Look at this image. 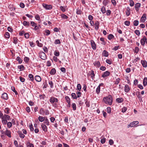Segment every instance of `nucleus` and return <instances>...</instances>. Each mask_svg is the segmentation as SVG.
I'll list each match as a JSON object with an SVG mask.
<instances>
[{
    "mask_svg": "<svg viewBox=\"0 0 147 147\" xmlns=\"http://www.w3.org/2000/svg\"><path fill=\"white\" fill-rule=\"evenodd\" d=\"M141 62L144 67H146L147 66V62L146 61L142 60L141 61Z\"/></svg>",
    "mask_w": 147,
    "mask_h": 147,
    "instance_id": "dca6fc26",
    "label": "nucleus"
},
{
    "mask_svg": "<svg viewBox=\"0 0 147 147\" xmlns=\"http://www.w3.org/2000/svg\"><path fill=\"white\" fill-rule=\"evenodd\" d=\"M4 119H5L6 120H10V117L9 115L6 114H5L3 116Z\"/></svg>",
    "mask_w": 147,
    "mask_h": 147,
    "instance_id": "bb28decb",
    "label": "nucleus"
},
{
    "mask_svg": "<svg viewBox=\"0 0 147 147\" xmlns=\"http://www.w3.org/2000/svg\"><path fill=\"white\" fill-rule=\"evenodd\" d=\"M100 87H99V86H98L96 90V92L97 94H98L100 92Z\"/></svg>",
    "mask_w": 147,
    "mask_h": 147,
    "instance_id": "79ce46f5",
    "label": "nucleus"
},
{
    "mask_svg": "<svg viewBox=\"0 0 147 147\" xmlns=\"http://www.w3.org/2000/svg\"><path fill=\"white\" fill-rule=\"evenodd\" d=\"M82 11L79 8H78L76 9V13L77 14H81L82 13Z\"/></svg>",
    "mask_w": 147,
    "mask_h": 147,
    "instance_id": "4c0bfd02",
    "label": "nucleus"
},
{
    "mask_svg": "<svg viewBox=\"0 0 147 147\" xmlns=\"http://www.w3.org/2000/svg\"><path fill=\"white\" fill-rule=\"evenodd\" d=\"M44 121V123L46 125H49V122L47 117H45V119Z\"/></svg>",
    "mask_w": 147,
    "mask_h": 147,
    "instance_id": "c85d7f7f",
    "label": "nucleus"
},
{
    "mask_svg": "<svg viewBox=\"0 0 147 147\" xmlns=\"http://www.w3.org/2000/svg\"><path fill=\"white\" fill-rule=\"evenodd\" d=\"M41 127L45 132H47V126L45 124L42 123L41 125Z\"/></svg>",
    "mask_w": 147,
    "mask_h": 147,
    "instance_id": "9b49d317",
    "label": "nucleus"
},
{
    "mask_svg": "<svg viewBox=\"0 0 147 147\" xmlns=\"http://www.w3.org/2000/svg\"><path fill=\"white\" fill-rule=\"evenodd\" d=\"M130 88L127 84L125 85L124 88V91L126 93L128 92L130 90Z\"/></svg>",
    "mask_w": 147,
    "mask_h": 147,
    "instance_id": "2eb2a0df",
    "label": "nucleus"
},
{
    "mask_svg": "<svg viewBox=\"0 0 147 147\" xmlns=\"http://www.w3.org/2000/svg\"><path fill=\"white\" fill-rule=\"evenodd\" d=\"M28 77L30 78V80L31 81H33L34 80V78L33 75L31 74H30L28 75Z\"/></svg>",
    "mask_w": 147,
    "mask_h": 147,
    "instance_id": "72a5a7b5",
    "label": "nucleus"
},
{
    "mask_svg": "<svg viewBox=\"0 0 147 147\" xmlns=\"http://www.w3.org/2000/svg\"><path fill=\"white\" fill-rule=\"evenodd\" d=\"M99 24L100 23L97 20L95 22V24H94V25H95V29L96 30H98Z\"/></svg>",
    "mask_w": 147,
    "mask_h": 147,
    "instance_id": "423d86ee",
    "label": "nucleus"
},
{
    "mask_svg": "<svg viewBox=\"0 0 147 147\" xmlns=\"http://www.w3.org/2000/svg\"><path fill=\"white\" fill-rule=\"evenodd\" d=\"M9 108H5V110H4V112L6 114H8L9 113Z\"/></svg>",
    "mask_w": 147,
    "mask_h": 147,
    "instance_id": "13d9d810",
    "label": "nucleus"
},
{
    "mask_svg": "<svg viewBox=\"0 0 147 147\" xmlns=\"http://www.w3.org/2000/svg\"><path fill=\"white\" fill-rule=\"evenodd\" d=\"M139 51V48L138 47H136L134 51V52L136 53H138Z\"/></svg>",
    "mask_w": 147,
    "mask_h": 147,
    "instance_id": "0e129e2a",
    "label": "nucleus"
},
{
    "mask_svg": "<svg viewBox=\"0 0 147 147\" xmlns=\"http://www.w3.org/2000/svg\"><path fill=\"white\" fill-rule=\"evenodd\" d=\"M18 135L21 138H23L25 137V135L24 134H23L22 132L20 131H18Z\"/></svg>",
    "mask_w": 147,
    "mask_h": 147,
    "instance_id": "412c9836",
    "label": "nucleus"
},
{
    "mask_svg": "<svg viewBox=\"0 0 147 147\" xmlns=\"http://www.w3.org/2000/svg\"><path fill=\"white\" fill-rule=\"evenodd\" d=\"M102 55L105 57H107L109 55L108 52L105 50H104L102 53Z\"/></svg>",
    "mask_w": 147,
    "mask_h": 147,
    "instance_id": "5701e85b",
    "label": "nucleus"
},
{
    "mask_svg": "<svg viewBox=\"0 0 147 147\" xmlns=\"http://www.w3.org/2000/svg\"><path fill=\"white\" fill-rule=\"evenodd\" d=\"M26 144L28 147L29 146V147H34L33 144L30 143V142H27Z\"/></svg>",
    "mask_w": 147,
    "mask_h": 147,
    "instance_id": "e433bc0d",
    "label": "nucleus"
},
{
    "mask_svg": "<svg viewBox=\"0 0 147 147\" xmlns=\"http://www.w3.org/2000/svg\"><path fill=\"white\" fill-rule=\"evenodd\" d=\"M110 74V72L108 71H106L103 73V74L102 75V76L103 78H105V77L109 76Z\"/></svg>",
    "mask_w": 147,
    "mask_h": 147,
    "instance_id": "1a4fd4ad",
    "label": "nucleus"
},
{
    "mask_svg": "<svg viewBox=\"0 0 147 147\" xmlns=\"http://www.w3.org/2000/svg\"><path fill=\"white\" fill-rule=\"evenodd\" d=\"M79 35H80V34L78 33H73V37L74 39L76 41L78 40V39L77 37Z\"/></svg>",
    "mask_w": 147,
    "mask_h": 147,
    "instance_id": "4468645a",
    "label": "nucleus"
},
{
    "mask_svg": "<svg viewBox=\"0 0 147 147\" xmlns=\"http://www.w3.org/2000/svg\"><path fill=\"white\" fill-rule=\"evenodd\" d=\"M90 43L92 49L94 50L96 49V45L94 41L93 40H91Z\"/></svg>",
    "mask_w": 147,
    "mask_h": 147,
    "instance_id": "39448f33",
    "label": "nucleus"
},
{
    "mask_svg": "<svg viewBox=\"0 0 147 147\" xmlns=\"http://www.w3.org/2000/svg\"><path fill=\"white\" fill-rule=\"evenodd\" d=\"M124 24L125 25L129 26L130 24V22L129 21H126L124 22Z\"/></svg>",
    "mask_w": 147,
    "mask_h": 147,
    "instance_id": "6e6d98bb",
    "label": "nucleus"
},
{
    "mask_svg": "<svg viewBox=\"0 0 147 147\" xmlns=\"http://www.w3.org/2000/svg\"><path fill=\"white\" fill-rule=\"evenodd\" d=\"M91 77L92 80H94V78L95 74L94 73V71L93 70H92L90 73Z\"/></svg>",
    "mask_w": 147,
    "mask_h": 147,
    "instance_id": "473e14b6",
    "label": "nucleus"
},
{
    "mask_svg": "<svg viewBox=\"0 0 147 147\" xmlns=\"http://www.w3.org/2000/svg\"><path fill=\"white\" fill-rule=\"evenodd\" d=\"M114 37V36L113 35L111 34H110L108 35V38L109 40H111V39L113 38Z\"/></svg>",
    "mask_w": 147,
    "mask_h": 147,
    "instance_id": "864d4df0",
    "label": "nucleus"
},
{
    "mask_svg": "<svg viewBox=\"0 0 147 147\" xmlns=\"http://www.w3.org/2000/svg\"><path fill=\"white\" fill-rule=\"evenodd\" d=\"M77 88L79 91H81V86L80 84H78L77 85Z\"/></svg>",
    "mask_w": 147,
    "mask_h": 147,
    "instance_id": "5fc2aeb1",
    "label": "nucleus"
},
{
    "mask_svg": "<svg viewBox=\"0 0 147 147\" xmlns=\"http://www.w3.org/2000/svg\"><path fill=\"white\" fill-rule=\"evenodd\" d=\"M16 60L18 61V63L20 64H21L22 63V60L18 56L16 58Z\"/></svg>",
    "mask_w": 147,
    "mask_h": 147,
    "instance_id": "b1692460",
    "label": "nucleus"
},
{
    "mask_svg": "<svg viewBox=\"0 0 147 147\" xmlns=\"http://www.w3.org/2000/svg\"><path fill=\"white\" fill-rule=\"evenodd\" d=\"M93 64L94 66L98 67L100 65V62L99 61H96L95 62H94Z\"/></svg>",
    "mask_w": 147,
    "mask_h": 147,
    "instance_id": "aec40b11",
    "label": "nucleus"
},
{
    "mask_svg": "<svg viewBox=\"0 0 147 147\" xmlns=\"http://www.w3.org/2000/svg\"><path fill=\"white\" fill-rule=\"evenodd\" d=\"M54 43L55 44H60L61 43V42L59 40L56 39L55 40Z\"/></svg>",
    "mask_w": 147,
    "mask_h": 147,
    "instance_id": "bf43d9fd",
    "label": "nucleus"
},
{
    "mask_svg": "<svg viewBox=\"0 0 147 147\" xmlns=\"http://www.w3.org/2000/svg\"><path fill=\"white\" fill-rule=\"evenodd\" d=\"M23 24L24 26H29L30 24L29 22L26 21H24L23 22Z\"/></svg>",
    "mask_w": 147,
    "mask_h": 147,
    "instance_id": "c9c22d12",
    "label": "nucleus"
},
{
    "mask_svg": "<svg viewBox=\"0 0 147 147\" xmlns=\"http://www.w3.org/2000/svg\"><path fill=\"white\" fill-rule=\"evenodd\" d=\"M4 36L5 38H9L10 37V35L9 32H6Z\"/></svg>",
    "mask_w": 147,
    "mask_h": 147,
    "instance_id": "f704fd0d",
    "label": "nucleus"
},
{
    "mask_svg": "<svg viewBox=\"0 0 147 147\" xmlns=\"http://www.w3.org/2000/svg\"><path fill=\"white\" fill-rule=\"evenodd\" d=\"M103 100L104 101L105 104L111 105L112 103L113 98L112 96L109 95L107 97H104Z\"/></svg>",
    "mask_w": 147,
    "mask_h": 147,
    "instance_id": "f257e3e1",
    "label": "nucleus"
},
{
    "mask_svg": "<svg viewBox=\"0 0 147 147\" xmlns=\"http://www.w3.org/2000/svg\"><path fill=\"white\" fill-rule=\"evenodd\" d=\"M139 123V122L138 121H134L131 123H130V124L129 125V127H134L136 125L138 124Z\"/></svg>",
    "mask_w": 147,
    "mask_h": 147,
    "instance_id": "0eeeda50",
    "label": "nucleus"
},
{
    "mask_svg": "<svg viewBox=\"0 0 147 147\" xmlns=\"http://www.w3.org/2000/svg\"><path fill=\"white\" fill-rule=\"evenodd\" d=\"M135 33L137 35L139 36L140 34V31L138 30H136L134 31Z\"/></svg>",
    "mask_w": 147,
    "mask_h": 147,
    "instance_id": "4d7b16f0",
    "label": "nucleus"
},
{
    "mask_svg": "<svg viewBox=\"0 0 147 147\" xmlns=\"http://www.w3.org/2000/svg\"><path fill=\"white\" fill-rule=\"evenodd\" d=\"M141 4L139 3H136L135 5V8L136 11H138L139 10V9L140 7Z\"/></svg>",
    "mask_w": 147,
    "mask_h": 147,
    "instance_id": "ddd939ff",
    "label": "nucleus"
},
{
    "mask_svg": "<svg viewBox=\"0 0 147 147\" xmlns=\"http://www.w3.org/2000/svg\"><path fill=\"white\" fill-rule=\"evenodd\" d=\"M39 113L40 114L44 115L45 113V111L43 108H41L40 109Z\"/></svg>",
    "mask_w": 147,
    "mask_h": 147,
    "instance_id": "c756f323",
    "label": "nucleus"
},
{
    "mask_svg": "<svg viewBox=\"0 0 147 147\" xmlns=\"http://www.w3.org/2000/svg\"><path fill=\"white\" fill-rule=\"evenodd\" d=\"M4 133L9 137L11 138V131H10L7 129L5 131Z\"/></svg>",
    "mask_w": 147,
    "mask_h": 147,
    "instance_id": "f8f14e48",
    "label": "nucleus"
},
{
    "mask_svg": "<svg viewBox=\"0 0 147 147\" xmlns=\"http://www.w3.org/2000/svg\"><path fill=\"white\" fill-rule=\"evenodd\" d=\"M65 98L66 102L67 103H69L70 102V99L68 96H66Z\"/></svg>",
    "mask_w": 147,
    "mask_h": 147,
    "instance_id": "a19ab883",
    "label": "nucleus"
},
{
    "mask_svg": "<svg viewBox=\"0 0 147 147\" xmlns=\"http://www.w3.org/2000/svg\"><path fill=\"white\" fill-rule=\"evenodd\" d=\"M60 8L61 10V11H62L63 12H64L65 11V10H66L65 9L64 7H63L62 6H61L60 7Z\"/></svg>",
    "mask_w": 147,
    "mask_h": 147,
    "instance_id": "052dcab7",
    "label": "nucleus"
},
{
    "mask_svg": "<svg viewBox=\"0 0 147 147\" xmlns=\"http://www.w3.org/2000/svg\"><path fill=\"white\" fill-rule=\"evenodd\" d=\"M1 119H2V123L4 125H6L7 124V121L5 119H4L3 117V118H1Z\"/></svg>",
    "mask_w": 147,
    "mask_h": 147,
    "instance_id": "2f4dec72",
    "label": "nucleus"
},
{
    "mask_svg": "<svg viewBox=\"0 0 147 147\" xmlns=\"http://www.w3.org/2000/svg\"><path fill=\"white\" fill-rule=\"evenodd\" d=\"M56 72L55 69L54 68H53L51 69L50 72V74L51 75H54Z\"/></svg>",
    "mask_w": 147,
    "mask_h": 147,
    "instance_id": "393cba45",
    "label": "nucleus"
},
{
    "mask_svg": "<svg viewBox=\"0 0 147 147\" xmlns=\"http://www.w3.org/2000/svg\"><path fill=\"white\" fill-rule=\"evenodd\" d=\"M72 97L74 99H77V97L75 93H73L71 94Z\"/></svg>",
    "mask_w": 147,
    "mask_h": 147,
    "instance_id": "8fccbe9b",
    "label": "nucleus"
},
{
    "mask_svg": "<svg viewBox=\"0 0 147 147\" xmlns=\"http://www.w3.org/2000/svg\"><path fill=\"white\" fill-rule=\"evenodd\" d=\"M39 97L40 99H42L44 100L46 96L44 94H40L39 95Z\"/></svg>",
    "mask_w": 147,
    "mask_h": 147,
    "instance_id": "de8ad7c7",
    "label": "nucleus"
},
{
    "mask_svg": "<svg viewBox=\"0 0 147 147\" xmlns=\"http://www.w3.org/2000/svg\"><path fill=\"white\" fill-rule=\"evenodd\" d=\"M18 39L16 37H14L13 38V43L15 44H16L17 42V40Z\"/></svg>",
    "mask_w": 147,
    "mask_h": 147,
    "instance_id": "e2e57ef3",
    "label": "nucleus"
},
{
    "mask_svg": "<svg viewBox=\"0 0 147 147\" xmlns=\"http://www.w3.org/2000/svg\"><path fill=\"white\" fill-rule=\"evenodd\" d=\"M58 100L57 98L54 97H51L49 99V101L51 104L54 103L55 105H56V103L58 102Z\"/></svg>",
    "mask_w": 147,
    "mask_h": 147,
    "instance_id": "f03ea898",
    "label": "nucleus"
},
{
    "mask_svg": "<svg viewBox=\"0 0 147 147\" xmlns=\"http://www.w3.org/2000/svg\"><path fill=\"white\" fill-rule=\"evenodd\" d=\"M7 126L9 128H10L12 127V123L11 122H9L7 123Z\"/></svg>",
    "mask_w": 147,
    "mask_h": 147,
    "instance_id": "603ef678",
    "label": "nucleus"
},
{
    "mask_svg": "<svg viewBox=\"0 0 147 147\" xmlns=\"http://www.w3.org/2000/svg\"><path fill=\"white\" fill-rule=\"evenodd\" d=\"M71 107L75 111L76 109V105L75 103H73L71 104Z\"/></svg>",
    "mask_w": 147,
    "mask_h": 147,
    "instance_id": "c03bdc74",
    "label": "nucleus"
},
{
    "mask_svg": "<svg viewBox=\"0 0 147 147\" xmlns=\"http://www.w3.org/2000/svg\"><path fill=\"white\" fill-rule=\"evenodd\" d=\"M38 119L40 121L42 122L44 121V120L45 119V117H43L41 116H39L38 117Z\"/></svg>",
    "mask_w": 147,
    "mask_h": 147,
    "instance_id": "7c9ffc66",
    "label": "nucleus"
},
{
    "mask_svg": "<svg viewBox=\"0 0 147 147\" xmlns=\"http://www.w3.org/2000/svg\"><path fill=\"white\" fill-rule=\"evenodd\" d=\"M18 68L20 69V71L23 70L25 69L24 66L22 65L18 66Z\"/></svg>",
    "mask_w": 147,
    "mask_h": 147,
    "instance_id": "a878e982",
    "label": "nucleus"
},
{
    "mask_svg": "<svg viewBox=\"0 0 147 147\" xmlns=\"http://www.w3.org/2000/svg\"><path fill=\"white\" fill-rule=\"evenodd\" d=\"M105 138H102L100 140L101 143L102 144H104V143H105Z\"/></svg>",
    "mask_w": 147,
    "mask_h": 147,
    "instance_id": "69168bd1",
    "label": "nucleus"
},
{
    "mask_svg": "<svg viewBox=\"0 0 147 147\" xmlns=\"http://www.w3.org/2000/svg\"><path fill=\"white\" fill-rule=\"evenodd\" d=\"M36 43L38 47H42V45L41 43H39V41L38 40L36 41Z\"/></svg>",
    "mask_w": 147,
    "mask_h": 147,
    "instance_id": "680f3d73",
    "label": "nucleus"
},
{
    "mask_svg": "<svg viewBox=\"0 0 147 147\" xmlns=\"http://www.w3.org/2000/svg\"><path fill=\"white\" fill-rule=\"evenodd\" d=\"M109 2L108 0H104L103 1L102 3L104 5L106 6Z\"/></svg>",
    "mask_w": 147,
    "mask_h": 147,
    "instance_id": "58836bf2",
    "label": "nucleus"
},
{
    "mask_svg": "<svg viewBox=\"0 0 147 147\" xmlns=\"http://www.w3.org/2000/svg\"><path fill=\"white\" fill-rule=\"evenodd\" d=\"M35 79L37 82H40L41 80V77L39 76H36L35 77Z\"/></svg>",
    "mask_w": 147,
    "mask_h": 147,
    "instance_id": "6ab92c4d",
    "label": "nucleus"
},
{
    "mask_svg": "<svg viewBox=\"0 0 147 147\" xmlns=\"http://www.w3.org/2000/svg\"><path fill=\"white\" fill-rule=\"evenodd\" d=\"M130 9L129 7H127L125 12L126 15L127 16H129L130 14Z\"/></svg>",
    "mask_w": 147,
    "mask_h": 147,
    "instance_id": "a211bd4d",
    "label": "nucleus"
},
{
    "mask_svg": "<svg viewBox=\"0 0 147 147\" xmlns=\"http://www.w3.org/2000/svg\"><path fill=\"white\" fill-rule=\"evenodd\" d=\"M146 36H143V38H142L140 40V43L141 45L143 46H144L146 42Z\"/></svg>",
    "mask_w": 147,
    "mask_h": 147,
    "instance_id": "6e6552de",
    "label": "nucleus"
},
{
    "mask_svg": "<svg viewBox=\"0 0 147 147\" xmlns=\"http://www.w3.org/2000/svg\"><path fill=\"white\" fill-rule=\"evenodd\" d=\"M129 2L130 3L129 5L131 7H132L134 5V3L133 0H129Z\"/></svg>",
    "mask_w": 147,
    "mask_h": 147,
    "instance_id": "49530a36",
    "label": "nucleus"
},
{
    "mask_svg": "<svg viewBox=\"0 0 147 147\" xmlns=\"http://www.w3.org/2000/svg\"><path fill=\"white\" fill-rule=\"evenodd\" d=\"M49 84L50 85V86L51 88H52L53 87V82L51 80H49Z\"/></svg>",
    "mask_w": 147,
    "mask_h": 147,
    "instance_id": "3c124183",
    "label": "nucleus"
},
{
    "mask_svg": "<svg viewBox=\"0 0 147 147\" xmlns=\"http://www.w3.org/2000/svg\"><path fill=\"white\" fill-rule=\"evenodd\" d=\"M1 98L4 100H7L8 99V96L6 93H4L2 94Z\"/></svg>",
    "mask_w": 147,
    "mask_h": 147,
    "instance_id": "9d476101",
    "label": "nucleus"
},
{
    "mask_svg": "<svg viewBox=\"0 0 147 147\" xmlns=\"http://www.w3.org/2000/svg\"><path fill=\"white\" fill-rule=\"evenodd\" d=\"M146 17L145 14H144L140 19V20L142 22L144 23L146 19Z\"/></svg>",
    "mask_w": 147,
    "mask_h": 147,
    "instance_id": "f3484780",
    "label": "nucleus"
},
{
    "mask_svg": "<svg viewBox=\"0 0 147 147\" xmlns=\"http://www.w3.org/2000/svg\"><path fill=\"white\" fill-rule=\"evenodd\" d=\"M116 101L118 103L122 102L123 100V99L122 98H118L116 99Z\"/></svg>",
    "mask_w": 147,
    "mask_h": 147,
    "instance_id": "4be33fe9",
    "label": "nucleus"
},
{
    "mask_svg": "<svg viewBox=\"0 0 147 147\" xmlns=\"http://www.w3.org/2000/svg\"><path fill=\"white\" fill-rule=\"evenodd\" d=\"M143 84L144 86H146L147 85V78H144L143 80Z\"/></svg>",
    "mask_w": 147,
    "mask_h": 147,
    "instance_id": "cd10ccee",
    "label": "nucleus"
},
{
    "mask_svg": "<svg viewBox=\"0 0 147 147\" xmlns=\"http://www.w3.org/2000/svg\"><path fill=\"white\" fill-rule=\"evenodd\" d=\"M19 78H20V81L21 82H24L25 79L24 78L22 77L21 76H20L19 77Z\"/></svg>",
    "mask_w": 147,
    "mask_h": 147,
    "instance_id": "338daca9",
    "label": "nucleus"
},
{
    "mask_svg": "<svg viewBox=\"0 0 147 147\" xmlns=\"http://www.w3.org/2000/svg\"><path fill=\"white\" fill-rule=\"evenodd\" d=\"M107 111L108 113H110L111 112V108L110 107H107Z\"/></svg>",
    "mask_w": 147,
    "mask_h": 147,
    "instance_id": "774afa93",
    "label": "nucleus"
},
{
    "mask_svg": "<svg viewBox=\"0 0 147 147\" xmlns=\"http://www.w3.org/2000/svg\"><path fill=\"white\" fill-rule=\"evenodd\" d=\"M101 11L103 13H105L106 11L105 8L104 6H102L101 9Z\"/></svg>",
    "mask_w": 147,
    "mask_h": 147,
    "instance_id": "a18cd8bd",
    "label": "nucleus"
},
{
    "mask_svg": "<svg viewBox=\"0 0 147 147\" xmlns=\"http://www.w3.org/2000/svg\"><path fill=\"white\" fill-rule=\"evenodd\" d=\"M39 55L40 57L43 60H45L47 59L45 54L43 52H40L39 54Z\"/></svg>",
    "mask_w": 147,
    "mask_h": 147,
    "instance_id": "20e7f679",
    "label": "nucleus"
},
{
    "mask_svg": "<svg viewBox=\"0 0 147 147\" xmlns=\"http://www.w3.org/2000/svg\"><path fill=\"white\" fill-rule=\"evenodd\" d=\"M61 18H63L64 19H67L68 18L67 16L64 14H62L61 15Z\"/></svg>",
    "mask_w": 147,
    "mask_h": 147,
    "instance_id": "37998d69",
    "label": "nucleus"
},
{
    "mask_svg": "<svg viewBox=\"0 0 147 147\" xmlns=\"http://www.w3.org/2000/svg\"><path fill=\"white\" fill-rule=\"evenodd\" d=\"M139 24V21L137 20H135L133 22V24L134 26H137Z\"/></svg>",
    "mask_w": 147,
    "mask_h": 147,
    "instance_id": "ea45409f",
    "label": "nucleus"
},
{
    "mask_svg": "<svg viewBox=\"0 0 147 147\" xmlns=\"http://www.w3.org/2000/svg\"><path fill=\"white\" fill-rule=\"evenodd\" d=\"M43 7L46 10H50L53 7L51 5H47L45 3L42 4Z\"/></svg>",
    "mask_w": 147,
    "mask_h": 147,
    "instance_id": "7ed1b4c3",
    "label": "nucleus"
},
{
    "mask_svg": "<svg viewBox=\"0 0 147 147\" xmlns=\"http://www.w3.org/2000/svg\"><path fill=\"white\" fill-rule=\"evenodd\" d=\"M30 60V59L28 57H25L24 59V61L26 63H27Z\"/></svg>",
    "mask_w": 147,
    "mask_h": 147,
    "instance_id": "09e8293b",
    "label": "nucleus"
}]
</instances>
